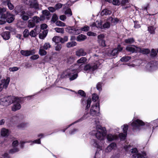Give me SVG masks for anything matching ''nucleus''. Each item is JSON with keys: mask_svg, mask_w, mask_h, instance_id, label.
Segmentation results:
<instances>
[{"mask_svg": "<svg viewBox=\"0 0 158 158\" xmlns=\"http://www.w3.org/2000/svg\"><path fill=\"white\" fill-rule=\"evenodd\" d=\"M94 122L96 125V130L90 132V134L92 135H95L98 139L103 140L106 132L104 129L102 130L101 126L99 125V121L98 119L95 120Z\"/></svg>", "mask_w": 158, "mask_h": 158, "instance_id": "obj_1", "label": "nucleus"}, {"mask_svg": "<svg viewBox=\"0 0 158 158\" xmlns=\"http://www.w3.org/2000/svg\"><path fill=\"white\" fill-rule=\"evenodd\" d=\"M75 70L68 69L64 72H63L61 75V78H66L67 76L69 78L70 81H73L77 77V74Z\"/></svg>", "mask_w": 158, "mask_h": 158, "instance_id": "obj_2", "label": "nucleus"}, {"mask_svg": "<svg viewBox=\"0 0 158 158\" xmlns=\"http://www.w3.org/2000/svg\"><path fill=\"white\" fill-rule=\"evenodd\" d=\"M118 21L117 18L113 19L112 17L108 18L104 23H102V27L103 28H108L110 27V24H115Z\"/></svg>", "mask_w": 158, "mask_h": 158, "instance_id": "obj_3", "label": "nucleus"}, {"mask_svg": "<svg viewBox=\"0 0 158 158\" xmlns=\"http://www.w3.org/2000/svg\"><path fill=\"white\" fill-rule=\"evenodd\" d=\"M99 63L98 61H96L94 63L89 64L86 65L84 68L85 71L92 72L97 69L98 67Z\"/></svg>", "mask_w": 158, "mask_h": 158, "instance_id": "obj_4", "label": "nucleus"}, {"mask_svg": "<svg viewBox=\"0 0 158 158\" xmlns=\"http://www.w3.org/2000/svg\"><path fill=\"white\" fill-rule=\"evenodd\" d=\"M131 125L133 127L134 131L139 130L141 127L144 125V123L142 120L137 119L131 123Z\"/></svg>", "mask_w": 158, "mask_h": 158, "instance_id": "obj_5", "label": "nucleus"}, {"mask_svg": "<svg viewBox=\"0 0 158 158\" xmlns=\"http://www.w3.org/2000/svg\"><path fill=\"white\" fill-rule=\"evenodd\" d=\"M99 103H97L94 104L91 107L90 110V114L93 116H98L99 115Z\"/></svg>", "mask_w": 158, "mask_h": 158, "instance_id": "obj_6", "label": "nucleus"}, {"mask_svg": "<svg viewBox=\"0 0 158 158\" xmlns=\"http://www.w3.org/2000/svg\"><path fill=\"white\" fill-rule=\"evenodd\" d=\"M1 18L6 19V21L9 23H12L14 20V15L7 12L6 14H2L0 16Z\"/></svg>", "mask_w": 158, "mask_h": 158, "instance_id": "obj_7", "label": "nucleus"}, {"mask_svg": "<svg viewBox=\"0 0 158 158\" xmlns=\"http://www.w3.org/2000/svg\"><path fill=\"white\" fill-rule=\"evenodd\" d=\"M105 38V35L103 34H100L98 35L97 41L99 46L103 47L106 46Z\"/></svg>", "mask_w": 158, "mask_h": 158, "instance_id": "obj_8", "label": "nucleus"}, {"mask_svg": "<svg viewBox=\"0 0 158 158\" xmlns=\"http://www.w3.org/2000/svg\"><path fill=\"white\" fill-rule=\"evenodd\" d=\"M0 83V92L2 90L3 88L6 89L10 82V78H6V79H3L1 81Z\"/></svg>", "mask_w": 158, "mask_h": 158, "instance_id": "obj_9", "label": "nucleus"}, {"mask_svg": "<svg viewBox=\"0 0 158 158\" xmlns=\"http://www.w3.org/2000/svg\"><path fill=\"white\" fill-rule=\"evenodd\" d=\"M68 32L70 34L77 35L81 33V30L79 29L75 28L73 27H69L67 28Z\"/></svg>", "mask_w": 158, "mask_h": 158, "instance_id": "obj_10", "label": "nucleus"}, {"mask_svg": "<svg viewBox=\"0 0 158 158\" xmlns=\"http://www.w3.org/2000/svg\"><path fill=\"white\" fill-rule=\"evenodd\" d=\"M89 114L88 113H85L79 119L77 120H76L74 123H72L69 125L68 127L66 128L65 129H64L62 130V131L63 132H65V130L69 127L70 126H72V125L76 123H77L80 122H81L82 121L84 120L85 119H86L89 117Z\"/></svg>", "mask_w": 158, "mask_h": 158, "instance_id": "obj_11", "label": "nucleus"}, {"mask_svg": "<svg viewBox=\"0 0 158 158\" xmlns=\"http://www.w3.org/2000/svg\"><path fill=\"white\" fill-rule=\"evenodd\" d=\"M123 50V48L120 45L118 46L117 48L114 49L112 50L109 51L108 52V55H110L113 56H115Z\"/></svg>", "mask_w": 158, "mask_h": 158, "instance_id": "obj_12", "label": "nucleus"}, {"mask_svg": "<svg viewBox=\"0 0 158 158\" xmlns=\"http://www.w3.org/2000/svg\"><path fill=\"white\" fill-rule=\"evenodd\" d=\"M6 99L8 100L10 105L14 102H20L21 99L20 98L15 97L13 96H8L6 97Z\"/></svg>", "mask_w": 158, "mask_h": 158, "instance_id": "obj_13", "label": "nucleus"}, {"mask_svg": "<svg viewBox=\"0 0 158 158\" xmlns=\"http://www.w3.org/2000/svg\"><path fill=\"white\" fill-rule=\"evenodd\" d=\"M18 143L17 140H15L12 143L13 148L10 150V153L13 154L19 151V149L17 148V146L18 145Z\"/></svg>", "mask_w": 158, "mask_h": 158, "instance_id": "obj_14", "label": "nucleus"}, {"mask_svg": "<svg viewBox=\"0 0 158 158\" xmlns=\"http://www.w3.org/2000/svg\"><path fill=\"white\" fill-rule=\"evenodd\" d=\"M40 28L36 26L34 30H32L29 33V35L32 37H35L40 33Z\"/></svg>", "mask_w": 158, "mask_h": 158, "instance_id": "obj_15", "label": "nucleus"}, {"mask_svg": "<svg viewBox=\"0 0 158 158\" xmlns=\"http://www.w3.org/2000/svg\"><path fill=\"white\" fill-rule=\"evenodd\" d=\"M21 54L23 56H27L34 54V52L32 50H23L20 51Z\"/></svg>", "mask_w": 158, "mask_h": 158, "instance_id": "obj_16", "label": "nucleus"}, {"mask_svg": "<svg viewBox=\"0 0 158 158\" xmlns=\"http://www.w3.org/2000/svg\"><path fill=\"white\" fill-rule=\"evenodd\" d=\"M133 158H146V154L145 152H143L142 154L135 153L132 155Z\"/></svg>", "mask_w": 158, "mask_h": 158, "instance_id": "obj_17", "label": "nucleus"}, {"mask_svg": "<svg viewBox=\"0 0 158 158\" xmlns=\"http://www.w3.org/2000/svg\"><path fill=\"white\" fill-rule=\"evenodd\" d=\"M86 54V52L85 51L83 48H81L77 51L76 52V55L77 56H84Z\"/></svg>", "mask_w": 158, "mask_h": 158, "instance_id": "obj_18", "label": "nucleus"}, {"mask_svg": "<svg viewBox=\"0 0 158 158\" xmlns=\"http://www.w3.org/2000/svg\"><path fill=\"white\" fill-rule=\"evenodd\" d=\"M20 102H14L13 103V105L12 107V110L13 111H16L19 110L21 107V105L19 103Z\"/></svg>", "mask_w": 158, "mask_h": 158, "instance_id": "obj_19", "label": "nucleus"}, {"mask_svg": "<svg viewBox=\"0 0 158 158\" xmlns=\"http://www.w3.org/2000/svg\"><path fill=\"white\" fill-rule=\"evenodd\" d=\"M138 47H136L135 46H127L126 48V49L128 52L131 53H134L138 51Z\"/></svg>", "mask_w": 158, "mask_h": 158, "instance_id": "obj_20", "label": "nucleus"}, {"mask_svg": "<svg viewBox=\"0 0 158 158\" xmlns=\"http://www.w3.org/2000/svg\"><path fill=\"white\" fill-rule=\"evenodd\" d=\"M14 10L16 14L20 13V15L22 14V12L24 11L23 6L20 5L16 6Z\"/></svg>", "mask_w": 158, "mask_h": 158, "instance_id": "obj_21", "label": "nucleus"}, {"mask_svg": "<svg viewBox=\"0 0 158 158\" xmlns=\"http://www.w3.org/2000/svg\"><path fill=\"white\" fill-rule=\"evenodd\" d=\"M0 104L5 106L10 105L8 100L6 99V97L2 98L0 99Z\"/></svg>", "mask_w": 158, "mask_h": 158, "instance_id": "obj_22", "label": "nucleus"}, {"mask_svg": "<svg viewBox=\"0 0 158 158\" xmlns=\"http://www.w3.org/2000/svg\"><path fill=\"white\" fill-rule=\"evenodd\" d=\"M10 32L9 31L4 32L1 34L2 36L5 40H9L10 38Z\"/></svg>", "mask_w": 158, "mask_h": 158, "instance_id": "obj_23", "label": "nucleus"}, {"mask_svg": "<svg viewBox=\"0 0 158 158\" xmlns=\"http://www.w3.org/2000/svg\"><path fill=\"white\" fill-rule=\"evenodd\" d=\"M107 139L108 141H111L116 139L117 138V136L115 135H113L111 134H109L106 136Z\"/></svg>", "mask_w": 158, "mask_h": 158, "instance_id": "obj_24", "label": "nucleus"}, {"mask_svg": "<svg viewBox=\"0 0 158 158\" xmlns=\"http://www.w3.org/2000/svg\"><path fill=\"white\" fill-rule=\"evenodd\" d=\"M27 123H19L17 126V127L18 129L23 130L27 127Z\"/></svg>", "mask_w": 158, "mask_h": 158, "instance_id": "obj_25", "label": "nucleus"}, {"mask_svg": "<svg viewBox=\"0 0 158 158\" xmlns=\"http://www.w3.org/2000/svg\"><path fill=\"white\" fill-rule=\"evenodd\" d=\"M138 51L144 54H148L150 52V50L148 48H138Z\"/></svg>", "mask_w": 158, "mask_h": 158, "instance_id": "obj_26", "label": "nucleus"}, {"mask_svg": "<svg viewBox=\"0 0 158 158\" xmlns=\"http://www.w3.org/2000/svg\"><path fill=\"white\" fill-rule=\"evenodd\" d=\"M28 2L27 4L30 5L31 7H34L37 5L36 0H26Z\"/></svg>", "mask_w": 158, "mask_h": 158, "instance_id": "obj_27", "label": "nucleus"}, {"mask_svg": "<svg viewBox=\"0 0 158 158\" xmlns=\"http://www.w3.org/2000/svg\"><path fill=\"white\" fill-rule=\"evenodd\" d=\"M1 135L3 136H7L9 135V131L8 129L3 128L1 130Z\"/></svg>", "mask_w": 158, "mask_h": 158, "instance_id": "obj_28", "label": "nucleus"}, {"mask_svg": "<svg viewBox=\"0 0 158 158\" xmlns=\"http://www.w3.org/2000/svg\"><path fill=\"white\" fill-rule=\"evenodd\" d=\"M116 144L115 143H112L109 145L106 149L105 151L106 152H109L115 147Z\"/></svg>", "mask_w": 158, "mask_h": 158, "instance_id": "obj_29", "label": "nucleus"}, {"mask_svg": "<svg viewBox=\"0 0 158 158\" xmlns=\"http://www.w3.org/2000/svg\"><path fill=\"white\" fill-rule=\"evenodd\" d=\"M91 144L95 148L101 149V146L99 145L96 139H93L90 142Z\"/></svg>", "mask_w": 158, "mask_h": 158, "instance_id": "obj_30", "label": "nucleus"}, {"mask_svg": "<svg viewBox=\"0 0 158 158\" xmlns=\"http://www.w3.org/2000/svg\"><path fill=\"white\" fill-rule=\"evenodd\" d=\"M34 21L32 19L28 20L27 24V27L28 28H32L35 26V24Z\"/></svg>", "mask_w": 158, "mask_h": 158, "instance_id": "obj_31", "label": "nucleus"}, {"mask_svg": "<svg viewBox=\"0 0 158 158\" xmlns=\"http://www.w3.org/2000/svg\"><path fill=\"white\" fill-rule=\"evenodd\" d=\"M26 15V12L25 11L22 12V14L20 15L22 19L24 21H27L29 19V16Z\"/></svg>", "mask_w": 158, "mask_h": 158, "instance_id": "obj_32", "label": "nucleus"}, {"mask_svg": "<svg viewBox=\"0 0 158 158\" xmlns=\"http://www.w3.org/2000/svg\"><path fill=\"white\" fill-rule=\"evenodd\" d=\"M112 13V12L107 9H105L102 11L101 12L102 15H110Z\"/></svg>", "mask_w": 158, "mask_h": 158, "instance_id": "obj_33", "label": "nucleus"}, {"mask_svg": "<svg viewBox=\"0 0 158 158\" xmlns=\"http://www.w3.org/2000/svg\"><path fill=\"white\" fill-rule=\"evenodd\" d=\"M39 53L40 55L43 56L46 55L47 52L43 48L40 47Z\"/></svg>", "mask_w": 158, "mask_h": 158, "instance_id": "obj_34", "label": "nucleus"}, {"mask_svg": "<svg viewBox=\"0 0 158 158\" xmlns=\"http://www.w3.org/2000/svg\"><path fill=\"white\" fill-rule=\"evenodd\" d=\"M86 38V36L82 34L80 35L77 37V40L78 41H81L84 40Z\"/></svg>", "mask_w": 158, "mask_h": 158, "instance_id": "obj_35", "label": "nucleus"}, {"mask_svg": "<svg viewBox=\"0 0 158 158\" xmlns=\"http://www.w3.org/2000/svg\"><path fill=\"white\" fill-rule=\"evenodd\" d=\"M61 38L58 36H54L52 39V41L56 43L61 42Z\"/></svg>", "mask_w": 158, "mask_h": 158, "instance_id": "obj_36", "label": "nucleus"}, {"mask_svg": "<svg viewBox=\"0 0 158 158\" xmlns=\"http://www.w3.org/2000/svg\"><path fill=\"white\" fill-rule=\"evenodd\" d=\"M150 124L153 126L152 128L154 130L155 127H158V119L152 121Z\"/></svg>", "mask_w": 158, "mask_h": 158, "instance_id": "obj_37", "label": "nucleus"}, {"mask_svg": "<svg viewBox=\"0 0 158 158\" xmlns=\"http://www.w3.org/2000/svg\"><path fill=\"white\" fill-rule=\"evenodd\" d=\"M77 44L75 41H72L68 42L66 44V46L68 48H71L75 46Z\"/></svg>", "mask_w": 158, "mask_h": 158, "instance_id": "obj_38", "label": "nucleus"}, {"mask_svg": "<svg viewBox=\"0 0 158 158\" xmlns=\"http://www.w3.org/2000/svg\"><path fill=\"white\" fill-rule=\"evenodd\" d=\"M86 60L87 59L86 57H82L77 60V62L78 64L84 63L86 62Z\"/></svg>", "mask_w": 158, "mask_h": 158, "instance_id": "obj_39", "label": "nucleus"}, {"mask_svg": "<svg viewBox=\"0 0 158 158\" xmlns=\"http://www.w3.org/2000/svg\"><path fill=\"white\" fill-rule=\"evenodd\" d=\"M155 28L153 26H150L148 27V30L151 34H154Z\"/></svg>", "mask_w": 158, "mask_h": 158, "instance_id": "obj_40", "label": "nucleus"}, {"mask_svg": "<svg viewBox=\"0 0 158 158\" xmlns=\"http://www.w3.org/2000/svg\"><path fill=\"white\" fill-rule=\"evenodd\" d=\"M54 30L57 33L63 34L64 32V29L62 28L56 27L54 28Z\"/></svg>", "mask_w": 158, "mask_h": 158, "instance_id": "obj_41", "label": "nucleus"}, {"mask_svg": "<svg viewBox=\"0 0 158 158\" xmlns=\"http://www.w3.org/2000/svg\"><path fill=\"white\" fill-rule=\"evenodd\" d=\"M134 39L133 38H130L125 40L126 43L129 44H131L134 42Z\"/></svg>", "mask_w": 158, "mask_h": 158, "instance_id": "obj_42", "label": "nucleus"}, {"mask_svg": "<svg viewBox=\"0 0 158 158\" xmlns=\"http://www.w3.org/2000/svg\"><path fill=\"white\" fill-rule=\"evenodd\" d=\"M41 47L43 48L45 50H47L51 48V45L49 43H45L43 46Z\"/></svg>", "mask_w": 158, "mask_h": 158, "instance_id": "obj_43", "label": "nucleus"}, {"mask_svg": "<svg viewBox=\"0 0 158 158\" xmlns=\"http://www.w3.org/2000/svg\"><path fill=\"white\" fill-rule=\"evenodd\" d=\"M131 57L130 56H124L122 57L120 60L122 62H127L131 59Z\"/></svg>", "mask_w": 158, "mask_h": 158, "instance_id": "obj_44", "label": "nucleus"}, {"mask_svg": "<svg viewBox=\"0 0 158 158\" xmlns=\"http://www.w3.org/2000/svg\"><path fill=\"white\" fill-rule=\"evenodd\" d=\"M32 20H34V22L35 23H38L41 20V19L39 17L37 16H34L32 18Z\"/></svg>", "mask_w": 158, "mask_h": 158, "instance_id": "obj_45", "label": "nucleus"}, {"mask_svg": "<svg viewBox=\"0 0 158 158\" xmlns=\"http://www.w3.org/2000/svg\"><path fill=\"white\" fill-rule=\"evenodd\" d=\"M127 135L126 133H124V134L123 133H120L119 135L121 140H124L126 138Z\"/></svg>", "mask_w": 158, "mask_h": 158, "instance_id": "obj_46", "label": "nucleus"}, {"mask_svg": "<svg viewBox=\"0 0 158 158\" xmlns=\"http://www.w3.org/2000/svg\"><path fill=\"white\" fill-rule=\"evenodd\" d=\"M7 5L9 9L10 10H13L14 8V6L11 3L10 1H7Z\"/></svg>", "mask_w": 158, "mask_h": 158, "instance_id": "obj_47", "label": "nucleus"}, {"mask_svg": "<svg viewBox=\"0 0 158 158\" xmlns=\"http://www.w3.org/2000/svg\"><path fill=\"white\" fill-rule=\"evenodd\" d=\"M95 25L97 27L102 28V22H99V21H96L95 23Z\"/></svg>", "mask_w": 158, "mask_h": 158, "instance_id": "obj_48", "label": "nucleus"}, {"mask_svg": "<svg viewBox=\"0 0 158 158\" xmlns=\"http://www.w3.org/2000/svg\"><path fill=\"white\" fill-rule=\"evenodd\" d=\"M56 24L58 26L64 27L65 24L60 21H57L56 23Z\"/></svg>", "mask_w": 158, "mask_h": 158, "instance_id": "obj_49", "label": "nucleus"}, {"mask_svg": "<svg viewBox=\"0 0 158 158\" xmlns=\"http://www.w3.org/2000/svg\"><path fill=\"white\" fill-rule=\"evenodd\" d=\"M23 35L25 38L27 37L29 35V30L27 29H25L23 31Z\"/></svg>", "mask_w": 158, "mask_h": 158, "instance_id": "obj_50", "label": "nucleus"}, {"mask_svg": "<svg viewBox=\"0 0 158 158\" xmlns=\"http://www.w3.org/2000/svg\"><path fill=\"white\" fill-rule=\"evenodd\" d=\"M91 102V100L90 98H88L87 100V106L86 107V110L88 109L89 108Z\"/></svg>", "mask_w": 158, "mask_h": 158, "instance_id": "obj_51", "label": "nucleus"}, {"mask_svg": "<svg viewBox=\"0 0 158 158\" xmlns=\"http://www.w3.org/2000/svg\"><path fill=\"white\" fill-rule=\"evenodd\" d=\"M64 13L68 16H70L72 15V12L70 9H68L65 11Z\"/></svg>", "mask_w": 158, "mask_h": 158, "instance_id": "obj_52", "label": "nucleus"}, {"mask_svg": "<svg viewBox=\"0 0 158 158\" xmlns=\"http://www.w3.org/2000/svg\"><path fill=\"white\" fill-rule=\"evenodd\" d=\"M157 55V52L154 49H152L151 50V56L152 57H154Z\"/></svg>", "mask_w": 158, "mask_h": 158, "instance_id": "obj_53", "label": "nucleus"}, {"mask_svg": "<svg viewBox=\"0 0 158 158\" xmlns=\"http://www.w3.org/2000/svg\"><path fill=\"white\" fill-rule=\"evenodd\" d=\"M78 94L83 97H85L86 96V94L84 91L81 90H78Z\"/></svg>", "mask_w": 158, "mask_h": 158, "instance_id": "obj_54", "label": "nucleus"}, {"mask_svg": "<svg viewBox=\"0 0 158 158\" xmlns=\"http://www.w3.org/2000/svg\"><path fill=\"white\" fill-rule=\"evenodd\" d=\"M98 97L96 94H94L92 95V100L94 102H96L98 100Z\"/></svg>", "mask_w": 158, "mask_h": 158, "instance_id": "obj_55", "label": "nucleus"}, {"mask_svg": "<svg viewBox=\"0 0 158 158\" xmlns=\"http://www.w3.org/2000/svg\"><path fill=\"white\" fill-rule=\"evenodd\" d=\"M128 129V126L127 124H124L123 125V131L124 133L127 134V130Z\"/></svg>", "mask_w": 158, "mask_h": 158, "instance_id": "obj_56", "label": "nucleus"}, {"mask_svg": "<svg viewBox=\"0 0 158 158\" xmlns=\"http://www.w3.org/2000/svg\"><path fill=\"white\" fill-rule=\"evenodd\" d=\"M61 48V45L60 44H57L55 46V50L56 51H60Z\"/></svg>", "mask_w": 158, "mask_h": 158, "instance_id": "obj_57", "label": "nucleus"}, {"mask_svg": "<svg viewBox=\"0 0 158 158\" xmlns=\"http://www.w3.org/2000/svg\"><path fill=\"white\" fill-rule=\"evenodd\" d=\"M19 68L16 67H10L9 68V70L10 71L14 72L18 70Z\"/></svg>", "mask_w": 158, "mask_h": 158, "instance_id": "obj_58", "label": "nucleus"}, {"mask_svg": "<svg viewBox=\"0 0 158 158\" xmlns=\"http://www.w3.org/2000/svg\"><path fill=\"white\" fill-rule=\"evenodd\" d=\"M112 3L114 5L118 6L120 3L119 0H113Z\"/></svg>", "mask_w": 158, "mask_h": 158, "instance_id": "obj_59", "label": "nucleus"}, {"mask_svg": "<svg viewBox=\"0 0 158 158\" xmlns=\"http://www.w3.org/2000/svg\"><path fill=\"white\" fill-rule=\"evenodd\" d=\"M42 12L43 14L46 16H48L50 15V13L49 11L47 10L43 11Z\"/></svg>", "mask_w": 158, "mask_h": 158, "instance_id": "obj_60", "label": "nucleus"}, {"mask_svg": "<svg viewBox=\"0 0 158 158\" xmlns=\"http://www.w3.org/2000/svg\"><path fill=\"white\" fill-rule=\"evenodd\" d=\"M47 33H48V31L47 30H44L43 31L42 33V34H43V35H44V36L43 37H41V39H44L45 37L47 35Z\"/></svg>", "mask_w": 158, "mask_h": 158, "instance_id": "obj_61", "label": "nucleus"}, {"mask_svg": "<svg viewBox=\"0 0 158 158\" xmlns=\"http://www.w3.org/2000/svg\"><path fill=\"white\" fill-rule=\"evenodd\" d=\"M39 57L38 55H34L30 57V59L33 60L37 59Z\"/></svg>", "mask_w": 158, "mask_h": 158, "instance_id": "obj_62", "label": "nucleus"}, {"mask_svg": "<svg viewBox=\"0 0 158 158\" xmlns=\"http://www.w3.org/2000/svg\"><path fill=\"white\" fill-rule=\"evenodd\" d=\"M62 6V4L61 3H57L55 6V8L56 9H58L61 8Z\"/></svg>", "mask_w": 158, "mask_h": 158, "instance_id": "obj_63", "label": "nucleus"}, {"mask_svg": "<svg viewBox=\"0 0 158 158\" xmlns=\"http://www.w3.org/2000/svg\"><path fill=\"white\" fill-rule=\"evenodd\" d=\"M102 87L101 83L99 82L97 84V88L99 91H101L102 90Z\"/></svg>", "mask_w": 158, "mask_h": 158, "instance_id": "obj_64", "label": "nucleus"}]
</instances>
